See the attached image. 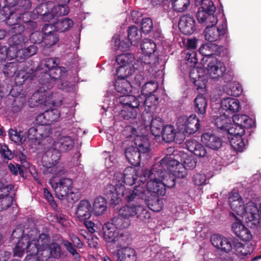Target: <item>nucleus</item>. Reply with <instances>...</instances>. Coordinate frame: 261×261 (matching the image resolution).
Returning a JSON list of instances; mask_svg holds the SVG:
<instances>
[{
  "label": "nucleus",
  "mask_w": 261,
  "mask_h": 261,
  "mask_svg": "<svg viewBox=\"0 0 261 261\" xmlns=\"http://www.w3.org/2000/svg\"><path fill=\"white\" fill-rule=\"evenodd\" d=\"M38 81L39 88L37 91L34 93L29 100L31 107L37 106L42 103V99L40 98L42 95L41 93H44L50 89L55 84L57 80H61L65 76L67 70L65 67L57 66L47 72V70L41 71L39 69Z\"/></svg>",
  "instance_id": "obj_1"
},
{
  "label": "nucleus",
  "mask_w": 261,
  "mask_h": 261,
  "mask_svg": "<svg viewBox=\"0 0 261 261\" xmlns=\"http://www.w3.org/2000/svg\"><path fill=\"white\" fill-rule=\"evenodd\" d=\"M151 172L154 174L160 172V174L161 173H173L177 177L181 178L185 177L187 175L183 164L175 159L174 155L172 154H166L159 162L154 163L152 166Z\"/></svg>",
  "instance_id": "obj_2"
},
{
  "label": "nucleus",
  "mask_w": 261,
  "mask_h": 261,
  "mask_svg": "<svg viewBox=\"0 0 261 261\" xmlns=\"http://www.w3.org/2000/svg\"><path fill=\"white\" fill-rule=\"evenodd\" d=\"M103 194L110 200L111 204L115 205L119 204L122 201L130 203L136 200L134 189L132 190L126 189L124 186H117L113 184L105 186Z\"/></svg>",
  "instance_id": "obj_3"
},
{
  "label": "nucleus",
  "mask_w": 261,
  "mask_h": 261,
  "mask_svg": "<svg viewBox=\"0 0 261 261\" xmlns=\"http://www.w3.org/2000/svg\"><path fill=\"white\" fill-rule=\"evenodd\" d=\"M37 235V229L34 228L31 229L28 232V236H24L19 240L15 247L13 249L14 256L21 257L26 251L29 253L28 255L33 254L43 255L40 253L42 250L39 248L37 243L36 242Z\"/></svg>",
  "instance_id": "obj_4"
},
{
  "label": "nucleus",
  "mask_w": 261,
  "mask_h": 261,
  "mask_svg": "<svg viewBox=\"0 0 261 261\" xmlns=\"http://www.w3.org/2000/svg\"><path fill=\"white\" fill-rule=\"evenodd\" d=\"M152 168L150 170L148 178L149 179L147 182L146 187L138 186L134 188L135 196L136 199L138 197L145 198L148 197V196L151 195H164L166 193V189L165 188L163 181L160 180V178H158L157 176L153 179L151 175Z\"/></svg>",
  "instance_id": "obj_5"
},
{
  "label": "nucleus",
  "mask_w": 261,
  "mask_h": 261,
  "mask_svg": "<svg viewBox=\"0 0 261 261\" xmlns=\"http://www.w3.org/2000/svg\"><path fill=\"white\" fill-rule=\"evenodd\" d=\"M196 6H201L196 13L198 22L206 26L215 25L218 22L217 16L215 14L216 7L212 0H195Z\"/></svg>",
  "instance_id": "obj_6"
},
{
  "label": "nucleus",
  "mask_w": 261,
  "mask_h": 261,
  "mask_svg": "<svg viewBox=\"0 0 261 261\" xmlns=\"http://www.w3.org/2000/svg\"><path fill=\"white\" fill-rule=\"evenodd\" d=\"M56 197L60 199L75 202L79 200V194L74 192L72 180L69 178H62L52 185Z\"/></svg>",
  "instance_id": "obj_7"
},
{
  "label": "nucleus",
  "mask_w": 261,
  "mask_h": 261,
  "mask_svg": "<svg viewBox=\"0 0 261 261\" xmlns=\"http://www.w3.org/2000/svg\"><path fill=\"white\" fill-rule=\"evenodd\" d=\"M50 130H47L42 126L34 125L28 130L27 138L33 143L38 144H45V142L49 144L53 142V139L50 136Z\"/></svg>",
  "instance_id": "obj_8"
},
{
  "label": "nucleus",
  "mask_w": 261,
  "mask_h": 261,
  "mask_svg": "<svg viewBox=\"0 0 261 261\" xmlns=\"http://www.w3.org/2000/svg\"><path fill=\"white\" fill-rule=\"evenodd\" d=\"M176 124L180 131L188 134H194L199 130L200 126L199 120L195 114H192L189 117H179Z\"/></svg>",
  "instance_id": "obj_9"
},
{
  "label": "nucleus",
  "mask_w": 261,
  "mask_h": 261,
  "mask_svg": "<svg viewBox=\"0 0 261 261\" xmlns=\"http://www.w3.org/2000/svg\"><path fill=\"white\" fill-rule=\"evenodd\" d=\"M231 128L229 129L230 134L235 133L244 134L245 129L252 127L253 122L252 120L246 115H233Z\"/></svg>",
  "instance_id": "obj_10"
},
{
  "label": "nucleus",
  "mask_w": 261,
  "mask_h": 261,
  "mask_svg": "<svg viewBox=\"0 0 261 261\" xmlns=\"http://www.w3.org/2000/svg\"><path fill=\"white\" fill-rule=\"evenodd\" d=\"M129 210L127 204L120 208L118 215L112 218L111 223L118 229L128 228L130 224L129 218L132 217Z\"/></svg>",
  "instance_id": "obj_11"
},
{
  "label": "nucleus",
  "mask_w": 261,
  "mask_h": 261,
  "mask_svg": "<svg viewBox=\"0 0 261 261\" xmlns=\"http://www.w3.org/2000/svg\"><path fill=\"white\" fill-rule=\"evenodd\" d=\"M205 67L210 77L213 79H218L225 71L226 67L224 64L216 58H208L206 59Z\"/></svg>",
  "instance_id": "obj_12"
},
{
  "label": "nucleus",
  "mask_w": 261,
  "mask_h": 261,
  "mask_svg": "<svg viewBox=\"0 0 261 261\" xmlns=\"http://www.w3.org/2000/svg\"><path fill=\"white\" fill-rule=\"evenodd\" d=\"M246 210V222L247 226L252 228H256L261 219V203L259 205V209L254 203H251Z\"/></svg>",
  "instance_id": "obj_13"
},
{
  "label": "nucleus",
  "mask_w": 261,
  "mask_h": 261,
  "mask_svg": "<svg viewBox=\"0 0 261 261\" xmlns=\"http://www.w3.org/2000/svg\"><path fill=\"white\" fill-rule=\"evenodd\" d=\"M227 31L225 23L219 24L217 27L215 25L209 24L205 29L204 37L209 42L216 41L223 37L227 33Z\"/></svg>",
  "instance_id": "obj_14"
},
{
  "label": "nucleus",
  "mask_w": 261,
  "mask_h": 261,
  "mask_svg": "<svg viewBox=\"0 0 261 261\" xmlns=\"http://www.w3.org/2000/svg\"><path fill=\"white\" fill-rule=\"evenodd\" d=\"M61 156V151L55 146L49 148L43 155V162L46 163L44 165L48 168L49 173H53L56 168L55 165L58 163Z\"/></svg>",
  "instance_id": "obj_15"
},
{
  "label": "nucleus",
  "mask_w": 261,
  "mask_h": 261,
  "mask_svg": "<svg viewBox=\"0 0 261 261\" xmlns=\"http://www.w3.org/2000/svg\"><path fill=\"white\" fill-rule=\"evenodd\" d=\"M222 50V46H219L215 43H207L200 47L199 53L203 56L202 62L206 63L208 58H216L214 56H220Z\"/></svg>",
  "instance_id": "obj_16"
},
{
  "label": "nucleus",
  "mask_w": 261,
  "mask_h": 261,
  "mask_svg": "<svg viewBox=\"0 0 261 261\" xmlns=\"http://www.w3.org/2000/svg\"><path fill=\"white\" fill-rule=\"evenodd\" d=\"M178 27L183 34L190 35L196 31V21L190 14L183 15L180 17Z\"/></svg>",
  "instance_id": "obj_17"
},
{
  "label": "nucleus",
  "mask_w": 261,
  "mask_h": 261,
  "mask_svg": "<svg viewBox=\"0 0 261 261\" xmlns=\"http://www.w3.org/2000/svg\"><path fill=\"white\" fill-rule=\"evenodd\" d=\"M212 245L217 249L224 253L230 252L232 245L229 239L219 234H214L211 237Z\"/></svg>",
  "instance_id": "obj_18"
},
{
  "label": "nucleus",
  "mask_w": 261,
  "mask_h": 261,
  "mask_svg": "<svg viewBox=\"0 0 261 261\" xmlns=\"http://www.w3.org/2000/svg\"><path fill=\"white\" fill-rule=\"evenodd\" d=\"M39 71V68L34 70L32 68L29 67H23L16 74L14 79L15 84L22 86L27 80H32L35 76H38Z\"/></svg>",
  "instance_id": "obj_19"
},
{
  "label": "nucleus",
  "mask_w": 261,
  "mask_h": 261,
  "mask_svg": "<svg viewBox=\"0 0 261 261\" xmlns=\"http://www.w3.org/2000/svg\"><path fill=\"white\" fill-rule=\"evenodd\" d=\"M50 24H45L42 28L44 34L43 43L46 47H50L55 45L59 40V37L57 32L52 30Z\"/></svg>",
  "instance_id": "obj_20"
},
{
  "label": "nucleus",
  "mask_w": 261,
  "mask_h": 261,
  "mask_svg": "<svg viewBox=\"0 0 261 261\" xmlns=\"http://www.w3.org/2000/svg\"><path fill=\"white\" fill-rule=\"evenodd\" d=\"M128 208L131 216H136L137 219L140 221H146L151 218V213L147 208L143 205L134 204L128 205Z\"/></svg>",
  "instance_id": "obj_21"
},
{
  "label": "nucleus",
  "mask_w": 261,
  "mask_h": 261,
  "mask_svg": "<svg viewBox=\"0 0 261 261\" xmlns=\"http://www.w3.org/2000/svg\"><path fill=\"white\" fill-rule=\"evenodd\" d=\"M221 108L225 111L224 113L230 115L239 112L241 109V106L238 99L227 97L221 100Z\"/></svg>",
  "instance_id": "obj_22"
},
{
  "label": "nucleus",
  "mask_w": 261,
  "mask_h": 261,
  "mask_svg": "<svg viewBox=\"0 0 261 261\" xmlns=\"http://www.w3.org/2000/svg\"><path fill=\"white\" fill-rule=\"evenodd\" d=\"M148 197L145 198L142 197H138L134 201L137 203L139 202V200L144 201L147 205L148 208L151 211L155 212L160 211L163 206V202L162 199H161L157 195L148 196Z\"/></svg>",
  "instance_id": "obj_23"
},
{
  "label": "nucleus",
  "mask_w": 261,
  "mask_h": 261,
  "mask_svg": "<svg viewBox=\"0 0 261 261\" xmlns=\"http://www.w3.org/2000/svg\"><path fill=\"white\" fill-rule=\"evenodd\" d=\"M234 249L241 259L247 258L254 251V248L249 242H235L233 243Z\"/></svg>",
  "instance_id": "obj_24"
},
{
  "label": "nucleus",
  "mask_w": 261,
  "mask_h": 261,
  "mask_svg": "<svg viewBox=\"0 0 261 261\" xmlns=\"http://www.w3.org/2000/svg\"><path fill=\"white\" fill-rule=\"evenodd\" d=\"M201 141L205 146L213 150H218L222 146V139L210 133H206L201 136Z\"/></svg>",
  "instance_id": "obj_25"
},
{
  "label": "nucleus",
  "mask_w": 261,
  "mask_h": 261,
  "mask_svg": "<svg viewBox=\"0 0 261 261\" xmlns=\"http://www.w3.org/2000/svg\"><path fill=\"white\" fill-rule=\"evenodd\" d=\"M110 222H107L102 226V231L99 234L106 242L114 243L119 231Z\"/></svg>",
  "instance_id": "obj_26"
},
{
  "label": "nucleus",
  "mask_w": 261,
  "mask_h": 261,
  "mask_svg": "<svg viewBox=\"0 0 261 261\" xmlns=\"http://www.w3.org/2000/svg\"><path fill=\"white\" fill-rule=\"evenodd\" d=\"M117 261H136V251L130 247H122L115 254Z\"/></svg>",
  "instance_id": "obj_27"
},
{
  "label": "nucleus",
  "mask_w": 261,
  "mask_h": 261,
  "mask_svg": "<svg viewBox=\"0 0 261 261\" xmlns=\"http://www.w3.org/2000/svg\"><path fill=\"white\" fill-rule=\"evenodd\" d=\"M91 204L88 200H81L76 208V216L81 220L89 219L91 216Z\"/></svg>",
  "instance_id": "obj_28"
},
{
  "label": "nucleus",
  "mask_w": 261,
  "mask_h": 261,
  "mask_svg": "<svg viewBox=\"0 0 261 261\" xmlns=\"http://www.w3.org/2000/svg\"><path fill=\"white\" fill-rule=\"evenodd\" d=\"M186 145L187 149L196 156L202 158L206 155V149L200 142L194 140H189L186 141Z\"/></svg>",
  "instance_id": "obj_29"
},
{
  "label": "nucleus",
  "mask_w": 261,
  "mask_h": 261,
  "mask_svg": "<svg viewBox=\"0 0 261 261\" xmlns=\"http://www.w3.org/2000/svg\"><path fill=\"white\" fill-rule=\"evenodd\" d=\"M244 134L235 133L229 134L227 138L231 147L236 151L242 152L245 147V143L242 138Z\"/></svg>",
  "instance_id": "obj_30"
},
{
  "label": "nucleus",
  "mask_w": 261,
  "mask_h": 261,
  "mask_svg": "<svg viewBox=\"0 0 261 261\" xmlns=\"http://www.w3.org/2000/svg\"><path fill=\"white\" fill-rule=\"evenodd\" d=\"M125 156L132 165L137 167L140 165L141 153L135 147L130 146L125 149Z\"/></svg>",
  "instance_id": "obj_31"
},
{
  "label": "nucleus",
  "mask_w": 261,
  "mask_h": 261,
  "mask_svg": "<svg viewBox=\"0 0 261 261\" xmlns=\"http://www.w3.org/2000/svg\"><path fill=\"white\" fill-rule=\"evenodd\" d=\"M51 143L54 146L63 152L71 150L74 144V140L69 136H63L57 141H53Z\"/></svg>",
  "instance_id": "obj_32"
},
{
  "label": "nucleus",
  "mask_w": 261,
  "mask_h": 261,
  "mask_svg": "<svg viewBox=\"0 0 261 261\" xmlns=\"http://www.w3.org/2000/svg\"><path fill=\"white\" fill-rule=\"evenodd\" d=\"M230 116L224 113V114L217 117L215 119V124L217 127L227 133V135L230 134L229 129L231 128Z\"/></svg>",
  "instance_id": "obj_33"
},
{
  "label": "nucleus",
  "mask_w": 261,
  "mask_h": 261,
  "mask_svg": "<svg viewBox=\"0 0 261 261\" xmlns=\"http://www.w3.org/2000/svg\"><path fill=\"white\" fill-rule=\"evenodd\" d=\"M127 38L131 45L137 46L142 40V32L138 27L131 25L127 29Z\"/></svg>",
  "instance_id": "obj_34"
},
{
  "label": "nucleus",
  "mask_w": 261,
  "mask_h": 261,
  "mask_svg": "<svg viewBox=\"0 0 261 261\" xmlns=\"http://www.w3.org/2000/svg\"><path fill=\"white\" fill-rule=\"evenodd\" d=\"M136 148L141 153H146L149 151L150 149V143L147 136H137L134 140Z\"/></svg>",
  "instance_id": "obj_35"
},
{
  "label": "nucleus",
  "mask_w": 261,
  "mask_h": 261,
  "mask_svg": "<svg viewBox=\"0 0 261 261\" xmlns=\"http://www.w3.org/2000/svg\"><path fill=\"white\" fill-rule=\"evenodd\" d=\"M139 110V106L124 107L119 112V116L123 120H133L137 118Z\"/></svg>",
  "instance_id": "obj_36"
},
{
  "label": "nucleus",
  "mask_w": 261,
  "mask_h": 261,
  "mask_svg": "<svg viewBox=\"0 0 261 261\" xmlns=\"http://www.w3.org/2000/svg\"><path fill=\"white\" fill-rule=\"evenodd\" d=\"M117 98V101L121 104L123 107L140 106L139 97L134 95L125 94L119 96Z\"/></svg>",
  "instance_id": "obj_37"
},
{
  "label": "nucleus",
  "mask_w": 261,
  "mask_h": 261,
  "mask_svg": "<svg viewBox=\"0 0 261 261\" xmlns=\"http://www.w3.org/2000/svg\"><path fill=\"white\" fill-rule=\"evenodd\" d=\"M151 173H153V172H152ZM153 173H154L153 172ZM151 176L152 177V178L153 179H154V177L157 176L158 178H160V180L163 181L165 188L168 187L170 188L175 186L176 180L175 177H177L175 174L170 172L161 173V175L159 172V174H151Z\"/></svg>",
  "instance_id": "obj_38"
},
{
  "label": "nucleus",
  "mask_w": 261,
  "mask_h": 261,
  "mask_svg": "<svg viewBox=\"0 0 261 261\" xmlns=\"http://www.w3.org/2000/svg\"><path fill=\"white\" fill-rule=\"evenodd\" d=\"M60 243L57 241V239L54 240L50 245L45 250L48 252V258L51 257L55 259H59L63 254L62 250Z\"/></svg>",
  "instance_id": "obj_39"
},
{
  "label": "nucleus",
  "mask_w": 261,
  "mask_h": 261,
  "mask_svg": "<svg viewBox=\"0 0 261 261\" xmlns=\"http://www.w3.org/2000/svg\"><path fill=\"white\" fill-rule=\"evenodd\" d=\"M57 241L65 246L66 250L69 252L72 256L76 260H79L81 258V255L76 251L75 247L73 246L71 242L64 240L61 236L57 237Z\"/></svg>",
  "instance_id": "obj_40"
},
{
  "label": "nucleus",
  "mask_w": 261,
  "mask_h": 261,
  "mask_svg": "<svg viewBox=\"0 0 261 261\" xmlns=\"http://www.w3.org/2000/svg\"><path fill=\"white\" fill-rule=\"evenodd\" d=\"M107 209L106 199L102 196L95 198L93 205V211L95 214L99 216L103 214Z\"/></svg>",
  "instance_id": "obj_41"
},
{
  "label": "nucleus",
  "mask_w": 261,
  "mask_h": 261,
  "mask_svg": "<svg viewBox=\"0 0 261 261\" xmlns=\"http://www.w3.org/2000/svg\"><path fill=\"white\" fill-rule=\"evenodd\" d=\"M28 40V38L22 34H13L9 39V44L11 47L18 49L25 46Z\"/></svg>",
  "instance_id": "obj_42"
},
{
  "label": "nucleus",
  "mask_w": 261,
  "mask_h": 261,
  "mask_svg": "<svg viewBox=\"0 0 261 261\" xmlns=\"http://www.w3.org/2000/svg\"><path fill=\"white\" fill-rule=\"evenodd\" d=\"M207 106L206 99L203 95H199L195 98L194 110L199 115L205 114Z\"/></svg>",
  "instance_id": "obj_43"
},
{
  "label": "nucleus",
  "mask_w": 261,
  "mask_h": 261,
  "mask_svg": "<svg viewBox=\"0 0 261 261\" xmlns=\"http://www.w3.org/2000/svg\"><path fill=\"white\" fill-rule=\"evenodd\" d=\"M28 14L23 12L20 14L18 16L15 14L12 11L9 12V15L7 16L5 21L6 24L11 28L15 26V24L19 23L22 21V18L28 16Z\"/></svg>",
  "instance_id": "obj_44"
},
{
  "label": "nucleus",
  "mask_w": 261,
  "mask_h": 261,
  "mask_svg": "<svg viewBox=\"0 0 261 261\" xmlns=\"http://www.w3.org/2000/svg\"><path fill=\"white\" fill-rule=\"evenodd\" d=\"M135 59L134 55L129 53L122 54L116 57V61L119 66L134 67Z\"/></svg>",
  "instance_id": "obj_45"
},
{
  "label": "nucleus",
  "mask_w": 261,
  "mask_h": 261,
  "mask_svg": "<svg viewBox=\"0 0 261 261\" xmlns=\"http://www.w3.org/2000/svg\"><path fill=\"white\" fill-rule=\"evenodd\" d=\"M148 126L150 127L151 133L153 136L160 137L164 127L163 120L160 117H155Z\"/></svg>",
  "instance_id": "obj_46"
},
{
  "label": "nucleus",
  "mask_w": 261,
  "mask_h": 261,
  "mask_svg": "<svg viewBox=\"0 0 261 261\" xmlns=\"http://www.w3.org/2000/svg\"><path fill=\"white\" fill-rule=\"evenodd\" d=\"M115 89L122 95L128 94L131 91V85L126 79H117L115 83Z\"/></svg>",
  "instance_id": "obj_47"
},
{
  "label": "nucleus",
  "mask_w": 261,
  "mask_h": 261,
  "mask_svg": "<svg viewBox=\"0 0 261 261\" xmlns=\"http://www.w3.org/2000/svg\"><path fill=\"white\" fill-rule=\"evenodd\" d=\"M123 173L125 184L132 186L135 184L137 176L134 167H127L124 170Z\"/></svg>",
  "instance_id": "obj_48"
},
{
  "label": "nucleus",
  "mask_w": 261,
  "mask_h": 261,
  "mask_svg": "<svg viewBox=\"0 0 261 261\" xmlns=\"http://www.w3.org/2000/svg\"><path fill=\"white\" fill-rule=\"evenodd\" d=\"M161 135H162L163 140L165 142H172L175 138V130L172 125H165Z\"/></svg>",
  "instance_id": "obj_49"
},
{
  "label": "nucleus",
  "mask_w": 261,
  "mask_h": 261,
  "mask_svg": "<svg viewBox=\"0 0 261 261\" xmlns=\"http://www.w3.org/2000/svg\"><path fill=\"white\" fill-rule=\"evenodd\" d=\"M141 48L145 56L149 57L156 50V44L151 39H144L141 45Z\"/></svg>",
  "instance_id": "obj_50"
},
{
  "label": "nucleus",
  "mask_w": 261,
  "mask_h": 261,
  "mask_svg": "<svg viewBox=\"0 0 261 261\" xmlns=\"http://www.w3.org/2000/svg\"><path fill=\"white\" fill-rule=\"evenodd\" d=\"M73 25L72 19L68 18H64L58 20L55 24V28L56 31L64 32L70 29Z\"/></svg>",
  "instance_id": "obj_51"
},
{
  "label": "nucleus",
  "mask_w": 261,
  "mask_h": 261,
  "mask_svg": "<svg viewBox=\"0 0 261 261\" xmlns=\"http://www.w3.org/2000/svg\"><path fill=\"white\" fill-rule=\"evenodd\" d=\"M0 194V212L7 210L12 204L13 198L7 191Z\"/></svg>",
  "instance_id": "obj_52"
},
{
  "label": "nucleus",
  "mask_w": 261,
  "mask_h": 261,
  "mask_svg": "<svg viewBox=\"0 0 261 261\" xmlns=\"http://www.w3.org/2000/svg\"><path fill=\"white\" fill-rule=\"evenodd\" d=\"M131 238L130 234L127 232L119 231L117 238L113 244L117 247H122L125 245H128L130 243Z\"/></svg>",
  "instance_id": "obj_53"
},
{
  "label": "nucleus",
  "mask_w": 261,
  "mask_h": 261,
  "mask_svg": "<svg viewBox=\"0 0 261 261\" xmlns=\"http://www.w3.org/2000/svg\"><path fill=\"white\" fill-rule=\"evenodd\" d=\"M194 72H191L190 73V77L191 82L194 84L195 86L196 87L197 90H203L206 87V84L207 83V80H206L204 76L199 75L198 77L194 76Z\"/></svg>",
  "instance_id": "obj_54"
},
{
  "label": "nucleus",
  "mask_w": 261,
  "mask_h": 261,
  "mask_svg": "<svg viewBox=\"0 0 261 261\" xmlns=\"http://www.w3.org/2000/svg\"><path fill=\"white\" fill-rule=\"evenodd\" d=\"M172 7L174 11L182 13L185 11L190 5V0H171Z\"/></svg>",
  "instance_id": "obj_55"
},
{
  "label": "nucleus",
  "mask_w": 261,
  "mask_h": 261,
  "mask_svg": "<svg viewBox=\"0 0 261 261\" xmlns=\"http://www.w3.org/2000/svg\"><path fill=\"white\" fill-rule=\"evenodd\" d=\"M36 242L42 252L45 251L51 243L50 236L44 233L39 234Z\"/></svg>",
  "instance_id": "obj_56"
},
{
  "label": "nucleus",
  "mask_w": 261,
  "mask_h": 261,
  "mask_svg": "<svg viewBox=\"0 0 261 261\" xmlns=\"http://www.w3.org/2000/svg\"><path fill=\"white\" fill-rule=\"evenodd\" d=\"M134 71V67L119 66L116 69L117 79L125 80L132 75Z\"/></svg>",
  "instance_id": "obj_57"
},
{
  "label": "nucleus",
  "mask_w": 261,
  "mask_h": 261,
  "mask_svg": "<svg viewBox=\"0 0 261 261\" xmlns=\"http://www.w3.org/2000/svg\"><path fill=\"white\" fill-rule=\"evenodd\" d=\"M144 108V110L142 113L141 120L144 123L145 127H147L155 118L153 117V110L154 109H148L147 107Z\"/></svg>",
  "instance_id": "obj_58"
},
{
  "label": "nucleus",
  "mask_w": 261,
  "mask_h": 261,
  "mask_svg": "<svg viewBox=\"0 0 261 261\" xmlns=\"http://www.w3.org/2000/svg\"><path fill=\"white\" fill-rule=\"evenodd\" d=\"M229 206L231 209L236 212L238 215H239V213L240 212H245L244 216L246 218V207L250 204V203H248L246 207H244L243 202L242 199H240L238 201H235L234 200H230V202H229Z\"/></svg>",
  "instance_id": "obj_59"
},
{
  "label": "nucleus",
  "mask_w": 261,
  "mask_h": 261,
  "mask_svg": "<svg viewBox=\"0 0 261 261\" xmlns=\"http://www.w3.org/2000/svg\"><path fill=\"white\" fill-rule=\"evenodd\" d=\"M158 88V84L153 82H148L145 83L142 88L141 94L148 95L156 92Z\"/></svg>",
  "instance_id": "obj_60"
},
{
  "label": "nucleus",
  "mask_w": 261,
  "mask_h": 261,
  "mask_svg": "<svg viewBox=\"0 0 261 261\" xmlns=\"http://www.w3.org/2000/svg\"><path fill=\"white\" fill-rule=\"evenodd\" d=\"M114 43L115 49L119 50L121 51L127 50L130 47V42L125 40L120 41L119 36H114L112 39Z\"/></svg>",
  "instance_id": "obj_61"
},
{
  "label": "nucleus",
  "mask_w": 261,
  "mask_h": 261,
  "mask_svg": "<svg viewBox=\"0 0 261 261\" xmlns=\"http://www.w3.org/2000/svg\"><path fill=\"white\" fill-rule=\"evenodd\" d=\"M145 100L144 101L143 107H147L148 109H153L159 103V97L153 93L148 95H144Z\"/></svg>",
  "instance_id": "obj_62"
},
{
  "label": "nucleus",
  "mask_w": 261,
  "mask_h": 261,
  "mask_svg": "<svg viewBox=\"0 0 261 261\" xmlns=\"http://www.w3.org/2000/svg\"><path fill=\"white\" fill-rule=\"evenodd\" d=\"M25 102V96H20L19 97L15 98L12 103V112L14 113H16L20 112L22 109Z\"/></svg>",
  "instance_id": "obj_63"
},
{
  "label": "nucleus",
  "mask_w": 261,
  "mask_h": 261,
  "mask_svg": "<svg viewBox=\"0 0 261 261\" xmlns=\"http://www.w3.org/2000/svg\"><path fill=\"white\" fill-rule=\"evenodd\" d=\"M44 113L45 116L48 120L47 122L49 125L53 122L57 121L60 116V112L57 109L47 110Z\"/></svg>",
  "instance_id": "obj_64"
}]
</instances>
